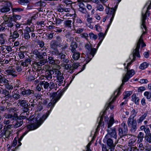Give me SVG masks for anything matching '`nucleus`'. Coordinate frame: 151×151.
Returning a JSON list of instances; mask_svg holds the SVG:
<instances>
[{"label":"nucleus","instance_id":"1","mask_svg":"<svg viewBox=\"0 0 151 151\" xmlns=\"http://www.w3.org/2000/svg\"><path fill=\"white\" fill-rule=\"evenodd\" d=\"M56 93H54L53 95V97L51 101L47 105V107H50V109L48 111V113H46L44 114L40 119L37 120V123L35 124H32L27 126V128L29 129V130L35 129L39 127L43 123L44 120L47 118L50 112L52 111L53 108L55 104L58 101L60 98L63 95L62 93L60 92L59 93L58 95L56 97Z\"/></svg>","mask_w":151,"mask_h":151},{"label":"nucleus","instance_id":"35","mask_svg":"<svg viewBox=\"0 0 151 151\" xmlns=\"http://www.w3.org/2000/svg\"><path fill=\"white\" fill-rule=\"evenodd\" d=\"M7 29L5 24L4 23H3L0 25V32H4Z\"/></svg>","mask_w":151,"mask_h":151},{"label":"nucleus","instance_id":"2","mask_svg":"<svg viewBox=\"0 0 151 151\" xmlns=\"http://www.w3.org/2000/svg\"><path fill=\"white\" fill-rule=\"evenodd\" d=\"M114 123V120L113 117L110 118L109 122L107 123V128L106 131L107 133L105 137V138L108 139V137L116 139L117 135L116 129L114 128H111Z\"/></svg>","mask_w":151,"mask_h":151},{"label":"nucleus","instance_id":"13","mask_svg":"<svg viewBox=\"0 0 151 151\" xmlns=\"http://www.w3.org/2000/svg\"><path fill=\"white\" fill-rule=\"evenodd\" d=\"M5 72L7 75H12L14 77H16L17 76V75L16 74L17 72L14 68L6 70L5 71Z\"/></svg>","mask_w":151,"mask_h":151},{"label":"nucleus","instance_id":"23","mask_svg":"<svg viewBox=\"0 0 151 151\" xmlns=\"http://www.w3.org/2000/svg\"><path fill=\"white\" fill-rule=\"evenodd\" d=\"M14 22L13 20H9V21L8 22L6 23H4L5 24L6 27L7 28V29L8 30H9V28H11L14 26V24L13 23Z\"/></svg>","mask_w":151,"mask_h":151},{"label":"nucleus","instance_id":"45","mask_svg":"<svg viewBox=\"0 0 151 151\" xmlns=\"http://www.w3.org/2000/svg\"><path fill=\"white\" fill-rule=\"evenodd\" d=\"M3 47H5V48L7 51V52H6V53H8L12 50V49L10 46L4 45Z\"/></svg>","mask_w":151,"mask_h":151},{"label":"nucleus","instance_id":"7","mask_svg":"<svg viewBox=\"0 0 151 151\" xmlns=\"http://www.w3.org/2000/svg\"><path fill=\"white\" fill-rule=\"evenodd\" d=\"M134 74L135 71L134 70H129L127 68V72L124 76H123V79L122 80V83L119 89L120 90L122 86L124 84V83L127 81Z\"/></svg>","mask_w":151,"mask_h":151},{"label":"nucleus","instance_id":"4","mask_svg":"<svg viewBox=\"0 0 151 151\" xmlns=\"http://www.w3.org/2000/svg\"><path fill=\"white\" fill-rule=\"evenodd\" d=\"M141 43V47H143L146 46V44L144 42L142 39V37L141 36L138 42L137 43L136 48L134 50L133 53V56L136 55L138 57H140V55L139 52V49L140 47V45Z\"/></svg>","mask_w":151,"mask_h":151},{"label":"nucleus","instance_id":"9","mask_svg":"<svg viewBox=\"0 0 151 151\" xmlns=\"http://www.w3.org/2000/svg\"><path fill=\"white\" fill-rule=\"evenodd\" d=\"M4 3H3V5H1L2 7L0 9L1 12L5 13L9 12L10 10V7L12 5L11 3L8 1H3Z\"/></svg>","mask_w":151,"mask_h":151},{"label":"nucleus","instance_id":"5","mask_svg":"<svg viewBox=\"0 0 151 151\" xmlns=\"http://www.w3.org/2000/svg\"><path fill=\"white\" fill-rule=\"evenodd\" d=\"M151 5L150 4V3L149 5L147 8V10L146 11L145 13L144 14L143 13H142V17L141 19V28L143 29V28H145V30L147 29V27L146 26L145 20L146 19L147 15L148 16L150 15V13L148 11V10L151 8Z\"/></svg>","mask_w":151,"mask_h":151},{"label":"nucleus","instance_id":"27","mask_svg":"<svg viewBox=\"0 0 151 151\" xmlns=\"http://www.w3.org/2000/svg\"><path fill=\"white\" fill-rule=\"evenodd\" d=\"M103 116H101L100 118L99 122V125L98 126L97 128L96 129V130H99V128L101 126H104V122H103Z\"/></svg>","mask_w":151,"mask_h":151},{"label":"nucleus","instance_id":"6","mask_svg":"<svg viewBox=\"0 0 151 151\" xmlns=\"http://www.w3.org/2000/svg\"><path fill=\"white\" fill-rule=\"evenodd\" d=\"M134 118V116H130L128 119L127 122L128 126L131 128L130 131L132 133H134L137 129L136 121Z\"/></svg>","mask_w":151,"mask_h":151},{"label":"nucleus","instance_id":"17","mask_svg":"<svg viewBox=\"0 0 151 151\" xmlns=\"http://www.w3.org/2000/svg\"><path fill=\"white\" fill-rule=\"evenodd\" d=\"M79 8V11L83 14L87 13L86 9L85 8V6L83 3L80 2L78 4Z\"/></svg>","mask_w":151,"mask_h":151},{"label":"nucleus","instance_id":"18","mask_svg":"<svg viewBox=\"0 0 151 151\" xmlns=\"http://www.w3.org/2000/svg\"><path fill=\"white\" fill-rule=\"evenodd\" d=\"M78 47L77 43L75 42H72L70 43V50L73 53L76 52V49Z\"/></svg>","mask_w":151,"mask_h":151},{"label":"nucleus","instance_id":"56","mask_svg":"<svg viewBox=\"0 0 151 151\" xmlns=\"http://www.w3.org/2000/svg\"><path fill=\"white\" fill-rule=\"evenodd\" d=\"M90 50V54L92 55V56L93 57L96 52V49L95 48H91Z\"/></svg>","mask_w":151,"mask_h":151},{"label":"nucleus","instance_id":"58","mask_svg":"<svg viewBox=\"0 0 151 151\" xmlns=\"http://www.w3.org/2000/svg\"><path fill=\"white\" fill-rule=\"evenodd\" d=\"M37 58L40 59H44V57L42 56V53L40 52L36 55Z\"/></svg>","mask_w":151,"mask_h":151},{"label":"nucleus","instance_id":"42","mask_svg":"<svg viewBox=\"0 0 151 151\" xmlns=\"http://www.w3.org/2000/svg\"><path fill=\"white\" fill-rule=\"evenodd\" d=\"M24 10L23 9L20 8H14L12 9V11L13 12H20L23 11Z\"/></svg>","mask_w":151,"mask_h":151},{"label":"nucleus","instance_id":"57","mask_svg":"<svg viewBox=\"0 0 151 151\" xmlns=\"http://www.w3.org/2000/svg\"><path fill=\"white\" fill-rule=\"evenodd\" d=\"M135 141V139H131L129 140V144L130 146H132L134 145Z\"/></svg>","mask_w":151,"mask_h":151},{"label":"nucleus","instance_id":"41","mask_svg":"<svg viewBox=\"0 0 151 151\" xmlns=\"http://www.w3.org/2000/svg\"><path fill=\"white\" fill-rule=\"evenodd\" d=\"M48 62L51 64H54L55 63V60L54 58L52 57H49L48 58Z\"/></svg>","mask_w":151,"mask_h":151},{"label":"nucleus","instance_id":"32","mask_svg":"<svg viewBox=\"0 0 151 151\" xmlns=\"http://www.w3.org/2000/svg\"><path fill=\"white\" fill-rule=\"evenodd\" d=\"M148 65V64L147 63L145 62L141 64L139 66V68L142 70H143L146 68Z\"/></svg>","mask_w":151,"mask_h":151},{"label":"nucleus","instance_id":"40","mask_svg":"<svg viewBox=\"0 0 151 151\" xmlns=\"http://www.w3.org/2000/svg\"><path fill=\"white\" fill-rule=\"evenodd\" d=\"M17 92L18 93H14V94L12 95V97L13 98L16 100L19 99L21 97L20 95L19 94V93L18 92V91H17Z\"/></svg>","mask_w":151,"mask_h":151},{"label":"nucleus","instance_id":"52","mask_svg":"<svg viewBox=\"0 0 151 151\" xmlns=\"http://www.w3.org/2000/svg\"><path fill=\"white\" fill-rule=\"evenodd\" d=\"M5 86L6 88L9 90H12L13 88V87L12 85L9 84V83L7 84H5Z\"/></svg>","mask_w":151,"mask_h":151},{"label":"nucleus","instance_id":"25","mask_svg":"<svg viewBox=\"0 0 151 151\" xmlns=\"http://www.w3.org/2000/svg\"><path fill=\"white\" fill-rule=\"evenodd\" d=\"M40 86H43L44 88L45 89L49 88L50 86L49 83L45 81H40Z\"/></svg>","mask_w":151,"mask_h":151},{"label":"nucleus","instance_id":"59","mask_svg":"<svg viewBox=\"0 0 151 151\" xmlns=\"http://www.w3.org/2000/svg\"><path fill=\"white\" fill-rule=\"evenodd\" d=\"M38 45L40 47H42L45 45V43L42 40H39L38 42Z\"/></svg>","mask_w":151,"mask_h":151},{"label":"nucleus","instance_id":"20","mask_svg":"<svg viewBox=\"0 0 151 151\" xmlns=\"http://www.w3.org/2000/svg\"><path fill=\"white\" fill-rule=\"evenodd\" d=\"M18 103L21 107L27 106V105H29L28 101L24 99L19 100Z\"/></svg>","mask_w":151,"mask_h":151},{"label":"nucleus","instance_id":"62","mask_svg":"<svg viewBox=\"0 0 151 151\" xmlns=\"http://www.w3.org/2000/svg\"><path fill=\"white\" fill-rule=\"evenodd\" d=\"M80 35L82 38H84L86 39H87L88 37V34L86 32L81 34Z\"/></svg>","mask_w":151,"mask_h":151},{"label":"nucleus","instance_id":"37","mask_svg":"<svg viewBox=\"0 0 151 151\" xmlns=\"http://www.w3.org/2000/svg\"><path fill=\"white\" fill-rule=\"evenodd\" d=\"M132 93L131 91H127L124 93V99H126L127 97L130 96Z\"/></svg>","mask_w":151,"mask_h":151},{"label":"nucleus","instance_id":"46","mask_svg":"<svg viewBox=\"0 0 151 151\" xmlns=\"http://www.w3.org/2000/svg\"><path fill=\"white\" fill-rule=\"evenodd\" d=\"M84 29L83 28H79L77 29H76L75 28H74L73 30L75 31V33L78 34H81L83 32Z\"/></svg>","mask_w":151,"mask_h":151},{"label":"nucleus","instance_id":"49","mask_svg":"<svg viewBox=\"0 0 151 151\" xmlns=\"http://www.w3.org/2000/svg\"><path fill=\"white\" fill-rule=\"evenodd\" d=\"M89 35L91 38L93 39L94 40L96 39L98 37V36L96 35H94L93 33L91 32L89 34Z\"/></svg>","mask_w":151,"mask_h":151},{"label":"nucleus","instance_id":"33","mask_svg":"<svg viewBox=\"0 0 151 151\" xmlns=\"http://www.w3.org/2000/svg\"><path fill=\"white\" fill-rule=\"evenodd\" d=\"M3 19L4 21V23H7L8 22L9 20H13V19L12 17H9L7 16V15H4L3 17Z\"/></svg>","mask_w":151,"mask_h":151},{"label":"nucleus","instance_id":"50","mask_svg":"<svg viewBox=\"0 0 151 151\" xmlns=\"http://www.w3.org/2000/svg\"><path fill=\"white\" fill-rule=\"evenodd\" d=\"M63 21V20H61L59 18H56L55 20H54V22H56L55 24L57 26L58 24H60Z\"/></svg>","mask_w":151,"mask_h":151},{"label":"nucleus","instance_id":"29","mask_svg":"<svg viewBox=\"0 0 151 151\" xmlns=\"http://www.w3.org/2000/svg\"><path fill=\"white\" fill-rule=\"evenodd\" d=\"M139 99V98L137 97L136 96L135 94H134L132 96V101H134L135 103L138 104Z\"/></svg>","mask_w":151,"mask_h":151},{"label":"nucleus","instance_id":"14","mask_svg":"<svg viewBox=\"0 0 151 151\" xmlns=\"http://www.w3.org/2000/svg\"><path fill=\"white\" fill-rule=\"evenodd\" d=\"M21 93L23 95H27V96L31 95L32 96L34 94V91L30 89L26 90L24 89L23 91H22Z\"/></svg>","mask_w":151,"mask_h":151},{"label":"nucleus","instance_id":"16","mask_svg":"<svg viewBox=\"0 0 151 151\" xmlns=\"http://www.w3.org/2000/svg\"><path fill=\"white\" fill-rule=\"evenodd\" d=\"M59 57L60 59V61L62 62L68 63L69 62V60L68 58H67L66 55L62 53H60Z\"/></svg>","mask_w":151,"mask_h":151},{"label":"nucleus","instance_id":"34","mask_svg":"<svg viewBox=\"0 0 151 151\" xmlns=\"http://www.w3.org/2000/svg\"><path fill=\"white\" fill-rule=\"evenodd\" d=\"M107 32V31L106 32L105 31V33L104 34L102 32H100L98 34V36L99 37V39L100 40H103L105 37L106 32Z\"/></svg>","mask_w":151,"mask_h":151},{"label":"nucleus","instance_id":"28","mask_svg":"<svg viewBox=\"0 0 151 151\" xmlns=\"http://www.w3.org/2000/svg\"><path fill=\"white\" fill-rule=\"evenodd\" d=\"M0 38L2 39L1 40V45L5 43V40L6 39V35L5 34H0Z\"/></svg>","mask_w":151,"mask_h":151},{"label":"nucleus","instance_id":"8","mask_svg":"<svg viewBox=\"0 0 151 151\" xmlns=\"http://www.w3.org/2000/svg\"><path fill=\"white\" fill-rule=\"evenodd\" d=\"M118 134L121 137L126 135L127 133V126L124 122L122 123L118 128Z\"/></svg>","mask_w":151,"mask_h":151},{"label":"nucleus","instance_id":"60","mask_svg":"<svg viewBox=\"0 0 151 151\" xmlns=\"http://www.w3.org/2000/svg\"><path fill=\"white\" fill-rule=\"evenodd\" d=\"M43 106L42 104H40V102L37 107V111H41L43 109Z\"/></svg>","mask_w":151,"mask_h":151},{"label":"nucleus","instance_id":"44","mask_svg":"<svg viewBox=\"0 0 151 151\" xmlns=\"http://www.w3.org/2000/svg\"><path fill=\"white\" fill-rule=\"evenodd\" d=\"M11 134V131L8 130H6L5 131V138L9 139L10 137V135Z\"/></svg>","mask_w":151,"mask_h":151},{"label":"nucleus","instance_id":"53","mask_svg":"<svg viewBox=\"0 0 151 151\" xmlns=\"http://www.w3.org/2000/svg\"><path fill=\"white\" fill-rule=\"evenodd\" d=\"M114 16V14H113V15H112V17L110 19V21L109 23L107 26V29H106V32L107 31H108V29H109V27H110L111 24V23L113 21Z\"/></svg>","mask_w":151,"mask_h":151},{"label":"nucleus","instance_id":"3","mask_svg":"<svg viewBox=\"0 0 151 151\" xmlns=\"http://www.w3.org/2000/svg\"><path fill=\"white\" fill-rule=\"evenodd\" d=\"M46 75L45 78L48 80H50L52 79V75L55 74L56 75L55 77L57 78V77L63 76L60 71L56 69L52 68V69H46Z\"/></svg>","mask_w":151,"mask_h":151},{"label":"nucleus","instance_id":"61","mask_svg":"<svg viewBox=\"0 0 151 151\" xmlns=\"http://www.w3.org/2000/svg\"><path fill=\"white\" fill-rule=\"evenodd\" d=\"M54 50L52 52H53V53H54L57 56H59L60 54V53L58 50L56 48L55 49V50Z\"/></svg>","mask_w":151,"mask_h":151},{"label":"nucleus","instance_id":"64","mask_svg":"<svg viewBox=\"0 0 151 151\" xmlns=\"http://www.w3.org/2000/svg\"><path fill=\"white\" fill-rule=\"evenodd\" d=\"M50 86L49 87V88H50V89H53L54 88H55V84L53 82H50L49 83Z\"/></svg>","mask_w":151,"mask_h":151},{"label":"nucleus","instance_id":"48","mask_svg":"<svg viewBox=\"0 0 151 151\" xmlns=\"http://www.w3.org/2000/svg\"><path fill=\"white\" fill-rule=\"evenodd\" d=\"M28 131H25L24 133H23V134L20 137L19 139L18 142L20 145L21 144V143L20 142V141H21L23 137L28 133Z\"/></svg>","mask_w":151,"mask_h":151},{"label":"nucleus","instance_id":"15","mask_svg":"<svg viewBox=\"0 0 151 151\" xmlns=\"http://www.w3.org/2000/svg\"><path fill=\"white\" fill-rule=\"evenodd\" d=\"M4 117L5 118L7 119H11L13 120H15L18 117L17 114L16 113H14L13 115L11 114H8L4 115Z\"/></svg>","mask_w":151,"mask_h":151},{"label":"nucleus","instance_id":"10","mask_svg":"<svg viewBox=\"0 0 151 151\" xmlns=\"http://www.w3.org/2000/svg\"><path fill=\"white\" fill-rule=\"evenodd\" d=\"M118 142V140H117L114 143L113 142L112 139L110 138H108L107 140V144L108 146L109 147L111 151L114 150L115 147Z\"/></svg>","mask_w":151,"mask_h":151},{"label":"nucleus","instance_id":"43","mask_svg":"<svg viewBox=\"0 0 151 151\" xmlns=\"http://www.w3.org/2000/svg\"><path fill=\"white\" fill-rule=\"evenodd\" d=\"M19 34L18 33L17 31H15L13 33V34L11 36H12V38L13 39H15L18 38L19 36Z\"/></svg>","mask_w":151,"mask_h":151},{"label":"nucleus","instance_id":"31","mask_svg":"<svg viewBox=\"0 0 151 151\" xmlns=\"http://www.w3.org/2000/svg\"><path fill=\"white\" fill-rule=\"evenodd\" d=\"M147 112L145 113L143 115L141 116L139 119H137V121L138 123H140L143 121L147 116Z\"/></svg>","mask_w":151,"mask_h":151},{"label":"nucleus","instance_id":"21","mask_svg":"<svg viewBox=\"0 0 151 151\" xmlns=\"http://www.w3.org/2000/svg\"><path fill=\"white\" fill-rule=\"evenodd\" d=\"M50 47L53 50H55L58 45L55 40H52L50 42Z\"/></svg>","mask_w":151,"mask_h":151},{"label":"nucleus","instance_id":"30","mask_svg":"<svg viewBox=\"0 0 151 151\" xmlns=\"http://www.w3.org/2000/svg\"><path fill=\"white\" fill-rule=\"evenodd\" d=\"M35 4L36 6H39L41 7H43L46 5V3L44 1H40L36 2Z\"/></svg>","mask_w":151,"mask_h":151},{"label":"nucleus","instance_id":"39","mask_svg":"<svg viewBox=\"0 0 151 151\" xmlns=\"http://www.w3.org/2000/svg\"><path fill=\"white\" fill-rule=\"evenodd\" d=\"M45 60H40V61L36 63L35 64L37 65V66H41L44 65L45 63Z\"/></svg>","mask_w":151,"mask_h":151},{"label":"nucleus","instance_id":"47","mask_svg":"<svg viewBox=\"0 0 151 151\" xmlns=\"http://www.w3.org/2000/svg\"><path fill=\"white\" fill-rule=\"evenodd\" d=\"M30 104H29V105H27V106L22 107L23 111L25 112L28 111L29 110V108L30 107Z\"/></svg>","mask_w":151,"mask_h":151},{"label":"nucleus","instance_id":"55","mask_svg":"<svg viewBox=\"0 0 151 151\" xmlns=\"http://www.w3.org/2000/svg\"><path fill=\"white\" fill-rule=\"evenodd\" d=\"M151 92H149L147 91L145 92L144 93V95L146 96L148 99H149L151 98Z\"/></svg>","mask_w":151,"mask_h":151},{"label":"nucleus","instance_id":"38","mask_svg":"<svg viewBox=\"0 0 151 151\" xmlns=\"http://www.w3.org/2000/svg\"><path fill=\"white\" fill-rule=\"evenodd\" d=\"M65 69L66 70H73V67H72L70 64L66 63L65 64Z\"/></svg>","mask_w":151,"mask_h":151},{"label":"nucleus","instance_id":"36","mask_svg":"<svg viewBox=\"0 0 151 151\" xmlns=\"http://www.w3.org/2000/svg\"><path fill=\"white\" fill-rule=\"evenodd\" d=\"M12 17V18L13 19V20L14 22H16V20H19L21 18V16L20 15H14Z\"/></svg>","mask_w":151,"mask_h":151},{"label":"nucleus","instance_id":"54","mask_svg":"<svg viewBox=\"0 0 151 151\" xmlns=\"http://www.w3.org/2000/svg\"><path fill=\"white\" fill-rule=\"evenodd\" d=\"M147 141L149 143H151V133L148 134L146 137Z\"/></svg>","mask_w":151,"mask_h":151},{"label":"nucleus","instance_id":"26","mask_svg":"<svg viewBox=\"0 0 151 151\" xmlns=\"http://www.w3.org/2000/svg\"><path fill=\"white\" fill-rule=\"evenodd\" d=\"M80 54L79 52H73L72 57L75 60H78L80 57Z\"/></svg>","mask_w":151,"mask_h":151},{"label":"nucleus","instance_id":"51","mask_svg":"<svg viewBox=\"0 0 151 151\" xmlns=\"http://www.w3.org/2000/svg\"><path fill=\"white\" fill-rule=\"evenodd\" d=\"M29 1L28 0H19L18 2L22 5H24L25 3H28Z\"/></svg>","mask_w":151,"mask_h":151},{"label":"nucleus","instance_id":"11","mask_svg":"<svg viewBox=\"0 0 151 151\" xmlns=\"http://www.w3.org/2000/svg\"><path fill=\"white\" fill-rule=\"evenodd\" d=\"M120 89L118 88V89L116 90L115 91L114 93V95H115L116 93V95L109 102L108 104V107H110L111 109H112L114 108V106L112 105H111V104L114 102L117 96L119 95L120 92Z\"/></svg>","mask_w":151,"mask_h":151},{"label":"nucleus","instance_id":"19","mask_svg":"<svg viewBox=\"0 0 151 151\" xmlns=\"http://www.w3.org/2000/svg\"><path fill=\"white\" fill-rule=\"evenodd\" d=\"M72 21L70 20H66L64 22L63 24L66 28H71L72 27Z\"/></svg>","mask_w":151,"mask_h":151},{"label":"nucleus","instance_id":"22","mask_svg":"<svg viewBox=\"0 0 151 151\" xmlns=\"http://www.w3.org/2000/svg\"><path fill=\"white\" fill-rule=\"evenodd\" d=\"M10 92H9V91L6 90V89H4L2 92H1L2 94L4 95L5 97H7L6 98H9L12 97V96L10 95Z\"/></svg>","mask_w":151,"mask_h":151},{"label":"nucleus","instance_id":"24","mask_svg":"<svg viewBox=\"0 0 151 151\" xmlns=\"http://www.w3.org/2000/svg\"><path fill=\"white\" fill-rule=\"evenodd\" d=\"M31 32V30L30 28H28L27 29V30L24 32V36L26 40H28L30 38V36L29 34V32Z\"/></svg>","mask_w":151,"mask_h":151},{"label":"nucleus","instance_id":"12","mask_svg":"<svg viewBox=\"0 0 151 151\" xmlns=\"http://www.w3.org/2000/svg\"><path fill=\"white\" fill-rule=\"evenodd\" d=\"M15 122L13 124L14 127L17 128L22 125L24 122L23 120L21 119V118H17Z\"/></svg>","mask_w":151,"mask_h":151},{"label":"nucleus","instance_id":"63","mask_svg":"<svg viewBox=\"0 0 151 151\" xmlns=\"http://www.w3.org/2000/svg\"><path fill=\"white\" fill-rule=\"evenodd\" d=\"M57 80L60 82L63 83V81L64 79V77L63 76H60L57 77Z\"/></svg>","mask_w":151,"mask_h":151}]
</instances>
